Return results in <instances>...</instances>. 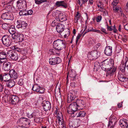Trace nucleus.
Returning <instances> with one entry per match:
<instances>
[{"label": "nucleus", "mask_w": 128, "mask_h": 128, "mask_svg": "<svg viewBox=\"0 0 128 128\" xmlns=\"http://www.w3.org/2000/svg\"><path fill=\"white\" fill-rule=\"evenodd\" d=\"M57 118H63L61 112H59L58 114Z\"/></svg>", "instance_id": "obj_53"}, {"label": "nucleus", "mask_w": 128, "mask_h": 128, "mask_svg": "<svg viewBox=\"0 0 128 128\" xmlns=\"http://www.w3.org/2000/svg\"><path fill=\"white\" fill-rule=\"evenodd\" d=\"M1 17L4 20H12L13 17L12 14L9 12H5L2 15Z\"/></svg>", "instance_id": "obj_15"}, {"label": "nucleus", "mask_w": 128, "mask_h": 128, "mask_svg": "<svg viewBox=\"0 0 128 128\" xmlns=\"http://www.w3.org/2000/svg\"><path fill=\"white\" fill-rule=\"evenodd\" d=\"M56 19L57 21L60 22V14H58V16H56Z\"/></svg>", "instance_id": "obj_58"}, {"label": "nucleus", "mask_w": 128, "mask_h": 128, "mask_svg": "<svg viewBox=\"0 0 128 128\" xmlns=\"http://www.w3.org/2000/svg\"><path fill=\"white\" fill-rule=\"evenodd\" d=\"M90 30H91V29H88L87 30H86L85 32L83 34V36H84V35L85 34H86V33L90 32H91Z\"/></svg>", "instance_id": "obj_60"}, {"label": "nucleus", "mask_w": 128, "mask_h": 128, "mask_svg": "<svg viewBox=\"0 0 128 128\" xmlns=\"http://www.w3.org/2000/svg\"><path fill=\"white\" fill-rule=\"evenodd\" d=\"M26 13L27 15H31L33 13V11L31 10H30L27 12H26Z\"/></svg>", "instance_id": "obj_54"}, {"label": "nucleus", "mask_w": 128, "mask_h": 128, "mask_svg": "<svg viewBox=\"0 0 128 128\" xmlns=\"http://www.w3.org/2000/svg\"><path fill=\"white\" fill-rule=\"evenodd\" d=\"M17 123L19 126L20 127H22L23 126H24L22 118H21L18 120Z\"/></svg>", "instance_id": "obj_35"}, {"label": "nucleus", "mask_w": 128, "mask_h": 128, "mask_svg": "<svg viewBox=\"0 0 128 128\" xmlns=\"http://www.w3.org/2000/svg\"><path fill=\"white\" fill-rule=\"evenodd\" d=\"M22 118L23 120L24 124V125L25 124L26 125H29L30 124V121L29 119L24 117Z\"/></svg>", "instance_id": "obj_32"}, {"label": "nucleus", "mask_w": 128, "mask_h": 128, "mask_svg": "<svg viewBox=\"0 0 128 128\" xmlns=\"http://www.w3.org/2000/svg\"><path fill=\"white\" fill-rule=\"evenodd\" d=\"M116 68H112L110 67L109 68V69H107L106 71H107V74L108 75H109L110 76H111L116 71Z\"/></svg>", "instance_id": "obj_28"}, {"label": "nucleus", "mask_w": 128, "mask_h": 128, "mask_svg": "<svg viewBox=\"0 0 128 128\" xmlns=\"http://www.w3.org/2000/svg\"><path fill=\"white\" fill-rule=\"evenodd\" d=\"M108 124H115L117 121V118L114 116H111L109 118Z\"/></svg>", "instance_id": "obj_29"}, {"label": "nucleus", "mask_w": 128, "mask_h": 128, "mask_svg": "<svg viewBox=\"0 0 128 128\" xmlns=\"http://www.w3.org/2000/svg\"><path fill=\"white\" fill-rule=\"evenodd\" d=\"M114 124H108V128H114Z\"/></svg>", "instance_id": "obj_56"}, {"label": "nucleus", "mask_w": 128, "mask_h": 128, "mask_svg": "<svg viewBox=\"0 0 128 128\" xmlns=\"http://www.w3.org/2000/svg\"><path fill=\"white\" fill-rule=\"evenodd\" d=\"M101 30L102 32L106 34H107L106 32V30L105 29L102 28L101 29Z\"/></svg>", "instance_id": "obj_61"}, {"label": "nucleus", "mask_w": 128, "mask_h": 128, "mask_svg": "<svg viewBox=\"0 0 128 128\" xmlns=\"http://www.w3.org/2000/svg\"><path fill=\"white\" fill-rule=\"evenodd\" d=\"M104 54L107 56H110L112 54V47L110 46L106 47L104 52Z\"/></svg>", "instance_id": "obj_25"}, {"label": "nucleus", "mask_w": 128, "mask_h": 128, "mask_svg": "<svg viewBox=\"0 0 128 128\" xmlns=\"http://www.w3.org/2000/svg\"><path fill=\"white\" fill-rule=\"evenodd\" d=\"M76 94L75 92H72V93H69L68 94V102L70 103L71 102L72 100H74L76 97Z\"/></svg>", "instance_id": "obj_20"}, {"label": "nucleus", "mask_w": 128, "mask_h": 128, "mask_svg": "<svg viewBox=\"0 0 128 128\" xmlns=\"http://www.w3.org/2000/svg\"><path fill=\"white\" fill-rule=\"evenodd\" d=\"M7 59H2L1 58H0V63L2 64L6 61V60Z\"/></svg>", "instance_id": "obj_59"}, {"label": "nucleus", "mask_w": 128, "mask_h": 128, "mask_svg": "<svg viewBox=\"0 0 128 128\" xmlns=\"http://www.w3.org/2000/svg\"><path fill=\"white\" fill-rule=\"evenodd\" d=\"M17 22L18 25L16 26L17 28H21L23 29H24L26 28L28 24L25 22L20 20L19 21L18 20Z\"/></svg>", "instance_id": "obj_16"}, {"label": "nucleus", "mask_w": 128, "mask_h": 128, "mask_svg": "<svg viewBox=\"0 0 128 128\" xmlns=\"http://www.w3.org/2000/svg\"><path fill=\"white\" fill-rule=\"evenodd\" d=\"M75 102L78 106V110L82 109L84 106V101L82 100H77Z\"/></svg>", "instance_id": "obj_21"}, {"label": "nucleus", "mask_w": 128, "mask_h": 128, "mask_svg": "<svg viewBox=\"0 0 128 128\" xmlns=\"http://www.w3.org/2000/svg\"><path fill=\"white\" fill-rule=\"evenodd\" d=\"M38 112H33L31 114H30L28 113L27 114L29 118H34V120L36 122L39 121V120H38V121H36V120L38 119L36 117L38 116Z\"/></svg>", "instance_id": "obj_19"}, {"label": "nucleus", "mask_w": 128, "mask_h": 128, "mask_svg": "<svg viewBox=\"0 0 128 128\" xmlns=\"http://www.w3.org/2000/svg\"><path fill=\"white\" fill-rule=\"evenodd\" d=\"M32 90L34 91L42 94L44 92L45 89L44 88L40 87L37 84H34L32 86Z\"/></svg>", "instance_id": "obj_8"}, {"label": "nucleus", "mask_w": 128, "mask_h": 128, "mask_svg": "<svg viewBox=\"0 0 128 128\" xmlns=\"http://www.w3.org/2000/svg\"><path fill=\"white\" fill-rule=\"evenodd\" d=\"M20 12H19V14L20 16L27 15L26 12V10H19Z\"/></svg>", "instance_id": "obj_39"}, {"label": "nucleus", "mask_w": 128, "mask_h": 128, "mask_svg": "<svg viewBox=\"0 0 128 128\" xmlns=\"http://www.w3.org/2000/svg\"><path fill=\"white\" fill-rule=\"evenodd\" d=\"M53 46L54 48L59 51L66 48V42L64 40L57 39L54 42Z\"/></svg>", "instance_id": "obj_1"}, {"label": "nucleus", "mask_w": 128, "mask_h": 128, "mask_svg": "<svg viewBox=\"0 0 128 128\" xmlns=\"http://www.w3.org/2000/svg\"><path fill=\"white\" fill-rule=\"evenodd\" d=\"M88 0H78V3L80 6H82L83 4H85L86 2Z\"/></svg>", "instance_id": "obj_41"}, {"label": "nucleus", "mask_w": 128, "mask_h": 128, "mask_svg": "<svg viewBox=\"0 0 128 128\" xmlns=\"http://www.w3.org/2000/svg\"><path fill=\"white\" fill-rule=\"evenodd\" d=\"M12 49H14L15 50L17 51L18 52H20L22 51V50H23L24 49H20V48H18L16 46H14L13 47H12Z\"/></svg>", "instance_id": "obj_42"}, {"label": "nucleus", "mask_w": 128, "mask_h": 128, "mask_svg": "<svg viewBox=\"0 0 128 128\" xmlns=\"http://www.w3.org/2000/svg\"><path fill=\"white\" fill-rule=\"evenodd\" d=\"M9 73L12 79L16 80L18 78V75L15 70L11 69L9 71Z\"/></svg>", "instance_id": "obj_12"}, {"label": "nucleus", "mask_w": 128, "mask_h": 128, "mask_svg": "<svg viewBox=\"0 0 128 128\" xmlns=\"http://www.w3.org/2000/svg\"><path fill=\"white\" fill-rule=\"evenodd\" d=\"M82 35V34H78L77 36L76 41V44L77 43L78 40L80 39Z\"/></svg>", "instance_id": "obj_48"}, {"label": "nucleus", "mask_w": 128, "mask_h": 128, "mask_svg": "<svg viewBox=\"0 0 128 128\" xmlns=\"http://www.w3.org/2000/svg\"><path fill=\"white\" fill-rule=\"evenodd\" d=\"M78 106L76 102H72L70 104L68 109V112L71 114H74L72 116H75L76 115V113L77 110H78Z\"/></svg>", "instance_id": "obj_2"}, {"label": "nucleus", "mask_w": 128, "mask_h": 128, "mask_svg": "<svg viewBox=\"0 0 128 128\" xmlns=\"http://www.w3.org/2000/svg\"><path fill=\"white\" fill-rule=\"evenodd\" d=\"M17 6L20 9L25 8L26 7V0H19L17 2Z\"/></svg>", "instance_id": "obj_9"}, {"label": "nucleus", "mask_w": 128, "mask_h": 128, "mask_svg": "<svg viewBox=\"0 0 128 128\" xmlns=\"http://www.w3.org/2000/svg\"><path fill=\"white\" fill-rule=\"evenodd\" d=\"M86 113L84 111H80L78 112V116L84 117L86 115Z\"/></svg>", "instance_id": "obj_38"}, {"label": "nucleus", "mask_w": 128, "mask_h": 128, "mask_svg": "<svg viewBox=\"0 0 128 128\" xmlns=\"http://www.w3.org/2000/svg\"><path fill=\"white\" fill-rule=\"evenodd\" d=\"M9 49L8 48H7L6 49V50H4V51L0 52V58L6 59V56H9L8 54V51L9 50Z\"/></svg>", "instance_id": "obj_23"}, {"label": "nucleus", "mask_w": 128, "mask_h": 128, "mask_svg": "<svg viewBox=\"0 0 128 128\" xmlns=\"http://www.w3.org/2000/svg\"><path fill=\"white\" fill-rule=\"evenodd\" d=\"M75 80H71V82L70 83V86L73 88H74L75 86V84L76 82Z\"/></svg>", "instance_id": "obj_45"}, {"label": "nucleus", "mask_w": 128, "mask_h": 128, "mask_svg": "<svg viewBox=\"0 0 128 128\" xmlns=\"http://www.w3.org/2000/svg\"><path fill=\"white\" fill-rule=\"evenodd\" d=\"M119 124L122 128H128V120L123 118L120 120Z\"/></svg>", "instance_id": "obj_13"}, {"label": "nucleus", "mask_w": 128, "mask_h": 128, "mask_svg": "<svg viewBox=\"0 0 128 128\" xmlns=\"http://www.w3.org/2000/svg\"><path fill=\"white\" fill-rule=\"evenodd\" d=\"M98 8H100V9L103 8V6L102 2L100 1L99 2L98 4Z\"/></svg>", "instance_id": "obj_46"}, {"label": "nucleus", "mask_w": 128, "mask_h": 128, "mask_svg": "<svg viewBox=\"0 0 128 128\" xmlns=\"http://www.w3.org/2000/svg\"><path fill=\"white\" fill-rule=\"evenodd\" d=\"M107 28L108 30L110 31H112V29L111 27L108 26H107Z\"/></svg>", "instance_id": "obj_64"}, {"label": "nucleus", "mask_w": 128, "mask_h": 128, "mask_svg": "<svg viewBox=\"0 0 128 128\" xmlns=\"http://www.w3.org/2000/svg\"><path fill=\"white\" fill-rule=\"evenodd\" d=\"M118 77L119 80L122 82H125L128 80V79L127 77L124 76L123 74L120 73L118 76Z\"/></svg>", "instance_id": "obj_24"}, {"label": "nucleus", "mask_w": 128, "mask_h": 128, "mask_svg": "<svg viewBox=\"0 0 128 128\" xmlns=\"http://www.w3.org/2000/svg\"><path fill=\"white\" fill-rule=\"evenodd\" d=\"M118 2V0H114L112 3V4L113 6H116Z\"/></svg>", "instance_id": "obj_51"}, {"label": "nucleus", "mask_w": 128, "mask_h": 128, "mask_svg": "<svg viewBox=\"0 0 128 128\" xmlns=\"http://www.w3.org/2000/svg\"><path fill=\"white\" fill-rule=\"evenodd\" d=\"M60 128H66L63 118H57Z\"/></svg>", "instance_id": "obj_26"}, {"label": "nucleus", "mask_w": 128, "mask_h": 128, "mask_svg": "<svg viewBox=\"0 0 128 128\" xmlns=\"http://www.w3.org/2000/svg\"><path fill=\"white\" fill-rule=\"evenodd\" d=\"M10 68V64L9 62H5L3 64V69L5 71L9 70Z\"/></svg>", "instance_id": "obj_27"}, {"label": "nucleus", "mask_w": 128, "mask_h": 128, "mask_svg": "<svg viewBox=\"0 0 128 128\" xmlns=\"http://www.w3.org/2000/svg\"><path fill=\"white\" fill-rule=\"evenodd\" d=\"M20 34L15 32L12 35V37L14 39H17L18 38Z\"/></svg>", "instance_id": "obj_37"}, {"label": "nucleus", "mask_w": 128, "mask_h": 128, "mask_svg": "<svg viewBox=\"0 0 128 128\" xmlns=\"http://www.w3.org/2000/svg\"><path fill=\"white\" fill-rule=\"evenodd\" d=\"M18 84L20 86H22L23 84V82L22 79H20L18 82Z\"/></svg>", "instance_id": "obj_52"}, {"label": "nucleus", "mask_w": 128, "mask_h": 128, "mask_svg": "<svg viewBox=\"0 0 128 128\" xmlns=\"http://www.w3.org/2000/svg\"><path fill=\"white\" fill-rule=\"evenodd\" d=\"M19 41V42H21L24 40V35L22 34H20L18 38Z\"/></svg>", "instance_id": "obj_44"}, {"label": "nucleus", "mask_w": 128, "mask_h": 128, "mask_svg": "<svg viewBox=\"0 0 128 128\" xmlns=\"http://www.w3.org/2000/svg\"><path fill=\"white\" fill-rule=\"evenodd\" d=\"M1 40L4 45L7 47L10 46L12 43L10 37L8 35H4L3 36Z\"/></svg>", "instance_id": "obj_3"}, {"label": "nucleus", "mask_w": 128, "mask_h": 128, "mask_svg": "<svg viewBox=\"0 0 128 128\" xmlns=\"http://www.w3.org/2000/svg\"><path fill=\"white\" fill-rule=\"evenodd\" d=\"M12 104H16L18 103L19 101V98L16 96L13 95L10 97Z\"/></svg>", "instance_id": "obj_22"}, {"label": "nucleus", "mask_w": 128, "mask_h": 128, "mask_svg": "<svg viewBox=\"0 0 128 128\" xmlns=\"http://www.w3.org/2000/svg\"><path fill=\"white\" fill-rule=\"evenodd\" d=\"M102 19V16H99L97 17L96 18V21L97 22H99Z\"/></svg>", "instance_id": "obj_50"}, {"label": "nucleus", "mask_w": 128, "mask_h": 128, "mask_svg": "<svg viewBox=\"0 0 128 128\" xmlns=\"http://www.w3.org/2000/svg\"><path fill=\"white\" fill-rule=\"evenodd\" d=\"M61 60L58 57L55 56L50 58L49 60V64L52 66H56L61 62Z\"/></svg>", "instance_id": "obj_4"}, {"label": "nucleus", "mask_w": 128, "mask_h": 128, "mask_svg": "<svg viewBox=\"0 0 128 128\" xmlns=\"http://www.w3.org/2000/svg\"><path fill=\"white\" fill-rule=\"evenodd\" d=\"M42 106L43 107V109L46 112L50 111L51 108V104L48 101L44 102L42 104Z\"/></svg>", "instance_id": "obj_10"}, {"label": "nucleus", "mask_w": 128, "mask_h": 128, "mask_svg": "<svg viewBox=\"0 0 128 128\" xmlns=\"http://www.w3.org/2000/svg\"><path fill=\"white\" fill-rule=\"evenodd\" d=\"M14 28V26H12L8 30L9 32L12 35L16 32V30Z\"/></svg>", "instance_id": "obj_33"}, {"label": "nucleus", "mask_w": 128, "mask_h": 128, "mask_svg": "<svg viewBox=\"0 0 128 128\" xmlns=\"http://www.w3.org/2000/svg\"><path fill=\"white\" fill-rule=\"evenodd\" d=\"M101 46V44L99 43L97 44L94 46L95 49H97Z\"/></svg>", "instance_id": "obj_57"}, {"label": "nucleus", "mask_w": 128, "mask_h": 128, "mask_svg": "<svg viewBox=\"0 0 128 128\" xmlns=\"http://www.w3.org/2000/svg\"><path fill=\"white\" fill-rule=\"evenodd\" d=\"M80 15L79 14V13L77 12V14L75 17L74 21L76 23H77L78 22V20L80 18Z\"/></svg>", "instance_id": "obj_36"}, {"label": "nucleus", "mask_w": 128, "mask_h": 128, "mask_svg": "<svg viewBox=\"0 0 128 128\" xmlns=\"http://www.w3.org/2000/svg\"><path fill=\"white\" fill-rule=\"evenodd\" d=\"M4 76V81H8L10 80L11 78L10 76L9 75V73H5L3 75Z\"/></svg>", "instance_id": "obj_31"}, {"label": "nucleus", "mask_w": 128, "mask_h": 128, "mask_svg": "<svg viewBox=\"0 0 128 128\" xmlns=\"http://www.w3.org/2000/svg\"><path fill=\"white\" fill-rule=\"evenodd\" d=\"M13 80L11 79L7 82L6 85L7 87L12 88L14 85L15 82Z\"/></svg>", "instance_id": "obj_30"}, {"label": "nucleus", "mask_w": 128, "mask_h": 128, "mask_svg": "<svg viewBox=\"0 0 128 128\" xmlns=\"http://www.w3.org/2000/svg\"><path fill=\"white\" fill-rule=\"evenodd\" d=\"M60 22H61L66 21L67 20L66 16L63 15L62 14L60 13Z\"/></svg>", "instance_id": "obj_34"}, {"label": "nucleus", "mask_w": 128, "mask_h": 128, "mask_svg": "<svg viewBox=\"0 0 128 128\" xmlns=\"http://www.w3.org/2000/svg\"><path fill=\"white\" fill-rule=\"evenodd\" d=\"M100 56V53L95 50L92 51L90 53L88 54V57L90 60H93L96 59Z\"/></svg>", "instance_id": "obj_6"}, {"label": "nucleus", "mask_w": 128, "mask_h": 128, "mask_svg": "<svg viewBox=\"0 0 128 128\" xmlns=\"http://www.w3.org/2000/svg\"><path fill=\"white\" fill-rule=\"evenodd\" d=\"M128 58L126 56L125 58H124L122 60L121 64L119 68L120 70L122 73H124L125 72L126 64L128 61Z\"/></svg>", "instance_id": "obj_7"}, {"label": "nucleus", "mask_w": 128, "mask_h": 128, "mask_svg": "<svg viewBox=\"0 0 128 128\" xmlns=\"http://www.w3.org/2000/svg\"><path fill=\"white\" fill-rule=\"evenodd\" d=\"M4 89V86L0 84V92H2Z\"/></svg>", "instance_id": "obj_55"}, {"label": "nucleus", "mask_w": 128, "mask_h": 128, "mask_svg": "<svg viewBox=\"0 0 128 128\" xmlns=\"http://www.w3.org/2000/svg\"><path fill=\"white\" fill-rule=\"evenodd\" d=\"M56 25V29L58 32L61 33L64 31V24L60 23H58Z\"/></svg>", "instance_id": "obj_18"}, {"label": "nucleus", "mask_w": 128, "mask_h": 128, "mask_svg": "<svg viewBox=\"0 0 128 128\" xmlns=\"http://www.w3.org/2000/svg\"><path fill=\"white\" fill-rule=\"evenodd\" d=\"M124 28L126 30H128V24L124 25Z\"/></svg>", "instance_id": "obj_62"}, {"label": "nucleus", "mask_w": 128, "mask_h": 128, "mask_svg": "<svg viewBox=\"0 0 128 128\" xmlns=\"http://www.w3.org/2000/svg\"><path fill=\"white\" fill-rule=\"evenodd\" d=\"M121 8L120 7L118 6H117L114 7L113 8L114 10V11L116 12H118L120 10V8Z\"/></svg>", "instance_id": "obj_47"}, {"label": "nucleus", "mask_w": 128, "mask_h": 128, "mask_svg": "<svg viewBox=\"0 0 128 128\" xmlns=\"http://www.w3.org/2000/svg\"><path fill=\"white\" fill-rule=\"evenodd\" d=\"M90 31L91 32H94L99 33H102L101 32L100 30L94 29L93 28H92L91 30Z\"/></svg>", "instance_id": "obj_49"}, {"label": "nucleus", "mask_w": 128, "mask_h": 128, "mask_svg": "<svg viewBox=\"0 0 128 128\" xmlns=\"http://www.w3.org/2000/svg\"><path fill=\"white\" fill-rule=\"evenodd\" d=\"M2 28L5 30H7L8 27V25L6 24H2Z\"/></svg>", "instance_id": "obj_43"}, {"label": "nucleus", "mask_w": 128, "mask_h": 128, "mask_svg": "<svg viewBox=\"0 0 128 128\" xmlns=\"http://www.w3.org/2000/svg\"><path fill=\"white\" fill-rule=\"evenodd\" d=\"M126 12H128V2H127L126 5Z\"/></svg>", "instance_id": "obj_63"}, {"label": "nucleus", "mask_w": 128, "mask_h": 128, "mask_svg": "<svg viewBox=\"0 0 128 128\" xmlns=\"http://www.w3.org/2000/svg\"><path fill=\"white\" fill-rule=\"evenodd\" d=\"M74 120H72L71 121L69 122V126L70 128H72L74 126Z\"/></svg>", "instance_id": "obj_40"}, {"label": "nucleus", "mask_w": 128, "mask_h": 128, "mask_svg": "<svg viewBox=\"0 0 128 128\" xmlns=\"http://www.w3.org/2000/svg\"><path fill=\"white\" fill-rule=\"evenodd\" d=\"M76 74L75 71L74 70H72L68 72L67 77L68 78L69 76L71 80H75L76 79Z\"/></svg>", "instance_id": "obj_14"}, {"label": "nucleus", "mask_w": 128, "mask_h": 128, "mask_svg": "<svg viewBox=\"0 0 128 128\" xmlns=\"http://www.w3.org/2000/svg\"><path fill=\"white\" fill-rule=\"evenodd\" d=\"M8 54L9 55L8 56H10V58L14 60H17L19 56L18 53L12 50H9Z\"/></svg>", "instance_id": "obj_5"}, {"label": "nucleus", "mask_w": 128, "mask_h": 128, "mask_svg": "<svg viewBox=\"0 0 128 128\" xmlns=\"http://www.w3.org/2000/svg\"><path fill=\"white\" fill-rule=\"evenodd\" d=\"M55 6L57 7H62L64 8H66L68 6L66 1L64 0L57 1L56 2Z\"/></svg>", "instance_id": "obj_11"}, {"label": "nucleus", "mask_w": 128, "mask_h": 128, "mask_svg": "<svg viewBox=\"0 0 128 128\" xmlns=\"http://www.w3.org/2000/svg\"><path fill=\"white\" fill-rule=\"evenodd\" d=\"M111 63L107 60H105L102 62V68L105 71L107 69H109L110 65H111Z\"/></svg>", "instance_id": "obj_17"}]
</instances>
